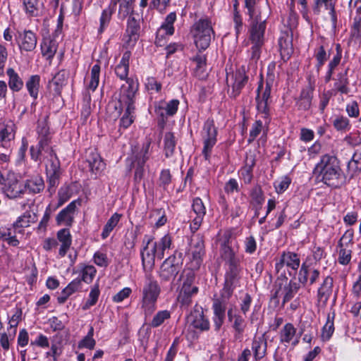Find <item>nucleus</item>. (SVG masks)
Here are the masks:
<instances>
[{
  "instance_id": "f257e3e1",
  "label": "nucleus",
  "mask_w": 361,
  "mask_h": 361,
  "mask_svg": "<svg viewBox=\"0 0 361 361\" xmlns=\"http://www.w3.org/2000/svg\"><path fill=\"white\" fill-rule=\"evenodd\" d=\"M245 7L250 17L249 42L250 60L257 63L259 59L262 47L264 44V35L267 21L271 13L269 6H257L256 0H245Z\"/></svg>"
},
{
  "instance_id": "f03ea898",
  "label": "nucleus",
  "mask_w": 361,
  "mask_h": 361,
  "mask_svg": "<svg viewBox=\"0 0 361 361\" xmlns=\"http://www.w3.org/2000/svg\"><path fill=\"white\" fill-rule=\"evenodd\" d=\"M316 169L322 176V181L328 186L338 188L343 183L339 161L335 156L325 154L317 164Z\"/></svg>"
},
{
  "instance_id": "7ed1b4c3",
  "label": "nucleus",
  "mask_w": 361,
  "mask_h": 361,
  "mask_svg": "<svg viewBox=\"0 0 361 361\" xmlns=\"http://www.w3.org/2000/svg\"><path fill=\"white\" fill-rule=\"evenodd\" d=\"M161 293L158 281L151 274L145 275L141 290V309L145 318L150 317L157 309V301Z\"/></svg>"
},
{
  "instance_id": "20e7f679",
  "label": "nucleus",
  "mask_w": 361,
  "mask_h": 361,
  "mask_svg": "<svg viewBox=\"0 0 361 361\" xmlns=\"http://www.w3.org/2000/svg\"><path fill=\"white\" fill-rule=\"evenodd\" d=\"M192 32L196 47L205 50L210 44L212 35L214 34L211 20L203 18L196 21L192 27Z\"/></svg>"
},
{
  "instance_id": "39448f33",
  "label": "nucleus",
  "mask_w": 361,
  "mask_h": 361,
  "mask_svg": "<svg viewBox=\"0 0 361 361\" xmlns=\"http://www.w3.org/2000/svg\"><path fill=\"white\" fill-rule=\"evenodd\" d=\"M183 261L181 252H175L173 255L166 258L160 267L161 281L166 282L173 281L182 269Z\"/></svg>"
},
{
  "instance_id": "423d86ee",
  "label": "nucleus",
  "mask_w": 361,
  "mask_h": 361,
  "mask_svg": "<svg viewBox=\"0 0 361 361\" xmlns=\"http://www.w3.org/2000/svg\"><path fill=\"white\" fill-rule=\"evenodd\" d=\"M205 246L203 237L200 234L194 235L191 238L188 256L189 266L191 269L198 270L203 263L205 256Z\"/></svg>"
},
{
  "instance_id": "0eeeda50",
  "label": "nucleus",
  "mask_w": 361,
  "mask_h": 361,
  "mask_svg": "<svg viewBox=\"0 0 361 361\" xmlns=\"http://www.w3.org/2000/svg\"><path fill=\"white\" fill-rule=\"evenodd\" d=\"M201 136L203 141L202 154L206 160H209L212 154V148L217 142V128L215 127L214 121L209 118L204 122Z\"/></svg>"
},
{
  "instance_id": "6e6552de",
  "label": "nucleus",
  "mask_w": 361,
  "mask_h": 361,
  "mask_svg": "<svg viewBox=\"0 0 361 361\" xmlns=\"http://www.w3.org/2000/svg\"><path fill=\"white\" fill-rule=\"evenodd\" d=\"M139 83L137 80L128 78L120 90L119 103L121 106H128V111L131 107H135V95L138 91Z\"/></svg>"
},
{
  "instance_id": "1a4fd4ad",
  "label": "nucleus",
  "mask_w": 361,
  "mask_h": 361,
  "mask_svg": "<svg viewBox=\"0 0 361 361\" xmlns=\"http://www.w3.org/2000/svg\"><path fill=\"white\" fill-rule=\"evenodd\" d=\"M2 186L4 193L10 199L19 197L25 192L23 185L17 179L14 173L8 174Z\"/></svg>"
},
{
  "instance_id": "9d476101",
  "label": "nucleus",
  "mask_w": 361,
  "mask_h": 361,
  "mask_svg": "<svg viewBox=\"0 0 361 361\" xmlns=\"http://www.w3.org/2000/svg\"><path fill=\"white\" fill-rule=\"evenodd\" d=\"M271 84L267 82L266 87L263 89L262 83L260 82L257 90V108L259 113L264 114V118L269 115V100L270 99Z\"/></svg>"
},
{
  "instance_id": "9b49d317",
  "label": "nucleus",
  "mask_w": 361,
  "mask_h": 361,
  "mask_svg": "<svg viewBox=\"0 0 361 361\" xmlns=\"http://www.w3.org/2000/svg\"><path fill=\"white\" fill-rule=\"evenodd\" d=\"M300 265V259L298 254L292 252H283L279 262L276 264V269L279 271L283 266H286L288 269H291V271L288 270L289 275L295 276Z\"/></svg>"
},
{
  "instance_id": "f8f14e48",
  "label": "nucleus",
  "mask_w": 361,
  "mask_h": 361,
  "mask_svg": "<svg viewBox=\"0 0 361 361\" xmlns=\"http://www.w3.org/2000/svg\"><path fill=\"white\" fill-rule=\"evenodd\" d=\"M227 300L216 298L212 305L213 310V326L215 331L218 332L221 329L226 318Z\"/></svg>"
},
{
  "instance_id": "ddd939ff",
  "label": "nucleus",
  "mask_w": 361,
  "mask_h": 361,
  "mask_svg": "<svg viewBox=\"0 0 361 361\" xmlns=\"http://www.w3.org/2000/svg\"><path fill=\"white\" fill-rule=\"evenodd\" d=\"M233 82L231 86V90H228V94L231 97L236 98L241 92L248 81V76L246 75L245 68L241 66L238 68L232 75Z\"/></svg>"
},
{
  "instance_id": "4468645a",
  "label": "nucleus",
  "mask_w": 361,
  "mask_h": 361,
  "mask_svg": "<svg viewBox=\"0 0 361 361\" xmlns=\"http://www.w3.org/2000/svg\"><path fill=\"white\" fill-rule=\"evenodd\" d=\"M240 269H227L225 274L224 286L221 290L220 299L227 300L232 295Z\"/></svg>"
},
{
  "instance_id": "2eb2a0df",
  "label": "nucleus",
  "mask_w": 361,
  "mask_h": 361,
  "mask_svg": "<svg viewBox=\"0 0 361 361\" xmlns=\"http://www.w3.org/2000/svg\"><path fill=\"white\" fill-rule=\"evenodd\" d=\"M320 275V271L304 262L301 264L298 272V281L303 286H312L317 282Z\"/></svg>"
},
{
  "instance_id": "dca6fc26",
  "label": "nucleus",
  "mask_w": 361,
  "mask_h": 361,
  "mask_svg": "<svg viewBox=\"0 0 361 361\" xmlns=\"http://www.w3.org/2000/svg\"><path fill=\"white\" fill-rule=\"evenodd\" d=\"M69 72L62 69L56 73L48 83V88L50 93L54 97L60 96L63 87L66 85Z\"/></svg>"
},
{
  "instance_id": "f3484780",
  "label": "nucleus",
  "mask_w": 361,
  "mask_h": 361,
  "mask_svg": "<svg viewBox=\"0 0 361 361\" xmlns=\"http://www.w3.org/2000/svg\"><path fill=\"white\" fill-rule=\"evenodd\" d=\"M153 237L152 235H145L143 239V243H145L143 249L141 250L142 263L144 269H151L154 265L155 257L157 252H154L153 245L149 250V245L152 242Z\"/></svg>"
},
{
  "instance_id": "a211bd4d",
  "label": "nucleus",
  "mask_w": 361,
  "mask_h": 361,
  "mask_svg": "<svg viewBox=\"0 0 361 361\" xmlns=\"http://www.w3.org/2000/svg\"><path fill=\"white\" fill-rule=\"evenodd\" d=\"M334 288V279L330 276H326L317 290V302L323 307H325L329 300Z\"/></svg>"
},
{
  "instance_id": "6ab92c4d",
  "label": "nucleus",
  "mask_w": 361,
  "mask_h": 361,
  "mask_svg": "<svg viewBox=\"0 0 361 361\" xmlns=\"http://www.w3.org/2000/svg\"><path fill=\"white\" fill-rule=\"evenodd\" d=\"M192 209L196 216L190 224V229L192 232H195L199 229L202 223L204 216L206 214V207L201 198L195 197L192 201Z\"/></svg>"
},
{
  "instance_id": "aec40b11",
  "label": "nucleus",
  "mask_w": 361,
  "mask_h": 361,
  "mask_svg": "<svg viewBox=\"0 0 361 361\" xmlns=\"http://www.w3.org/2000/svg\"><path fill=\"white\" fill-rule=\"evenodd\" d=\"M235 236L231 231H226L224 233L220 239V256L222 259L236 255V252L232 247Z\"/></svg>"
},
{
  "instance_id": "412c9836",
  "label": "nucleus",
  "mask_w": 361,
  "mask_h": 361,
  "mask_svg": "<svg viewBox=\"0 0 361 361\" xmlns=\"http://www.w3.org/2000/svg\"><path fill=\"white\" fill-rule=\"evenodd\" d=\"M20 42L19 48L21 51H32L37 46V37L35 32L31 30H24L19 33Z\"/></svg>"
},
{
  "instance_id": "4be33fe9",
  "label": "nucleus",
  "mask_w": 361,
  "mask_h": 361,
  "mask_svg": "<svg viewBox=\"0 0 361 361\" xmlns=\"http://www.w3.org/2000/svg\"><path fill=\"white\" fill-rule=\"evenodd\" d=\"M322 6H324L326 10L329 11L332 26L334 28H336L337 25V16L335 9V2L334 0H316L312 7V11L315 15L320 13Z\"/></svg>"
},
{
  "instance_id": "5701e85b",
  "label": "nucleus",
  "mask_w": 361,
  "mask_h": 361,
  "mask_svg": "<svg viewBox=\"0 0 361 361\" xmlns=\"http://www.w3.org/2000/svg\"><path fill=\"white\" fill-rule=\"evenodd\" d=\"M314 87L310 85L301 90L296 100V106L300 111H307L310 109L313 98Z\"/></svg>"
},
{
  "instance_id": "b1692460",
  "label": "nucleus",
  "mask_w": 361,
  "mask_h": 361,
  "mask_svg": "<svg viewBox=\"0 0 361 361\" xmlns=\"http://www.w3.org/2000/svg\"><path fill=\"white\" fill-rule=\"evenodd\" d=\"M179 101L172 99L169 102H160L158 106H155V112L159 116H173L178 111Z\"/></svg>"
},
{
  "instance_id": "393cba45",
  "label": "nucleus",
  "mask_w": 361,
  "mask_h": 361,
  "mask_svg": "<svg viewBox=\"0 0 361 361\" xmlns=\"http://www.w3.org/2000/svg\"><path fill=\"white\" fill-rule=\"evenodd\" d=\"M140 31V25L139 21L133 16H130L128 21L126 32L128 35V39L127 43L130 45L134 44L139 38Z\"/></svg>"
},
{
  "instance_id": "a878e982",
  "label": "nucleus",
  "mask_w": 361,
  "mask_h": 361,
  "mask_svg": "<svg viewBox=\"0 0 361 361\" xmlns=\"http://www.w3.org/2000/svg\"><path fill=\"white\" fill-rule=\"evenodd\" d=\"M75 209V202L73 201L58 214L56 218L57 224H61L64 222L66 226H71L73 222V214Z\"/></svg>"
},
{
  "instance_id": "bb28decb",
  "label": "nucleus",
  "mask_w": 361,
  "mask_h": 361,
  "mask_svg": "<svg viewBox=\"0 0 361 361\" xmlns=\"http://www.w3.org/2000/svg\"><path fill=\"white\" fill-rule=\"evenodd\" d=\"M267 342L264 336L255 337L252 343L255 361L262 359L267 354Z\"/></svg>"
},
{
  "instance_id": "cd10ccee",
  "label": "nucleus",
  "mask_w": 361,
  "mask_h": 361,
  "mask_svg": "<svg viewBox=\"0 0 361 361\" xmlns=\"http://www.w3.org/2000/svg\"><path fill=\"white\" fill-rule=\"evenodd\" d=\"M57 238L61 243L59 254L61 257H64L69 250L72 239L70 231L68 228H63L58 231Z\"/></svg>"
},
{
  "instance_id": "c85d7f7f",
  "label": "nucleus",
  "mask_w": 361,
  "mask_h": 361,
  "mask_svg": "<svg viewBox=\"0 0 361 361\" xmlns=\"http://www.w3.org/2000/svg\"><path fill=\"white\" fill-rule=\"evenodd\" d=\"M58 48V43L54 39L51 37L44 38L41 43V50L43 56L46 57L47 59H51Z\"/></svg>"
},
{
  "instance_id": "c756f323",
  "label": "nucleus",
  "mask_w": 361,
  "mask_h": 361,
  "mask_svg": "<svg viewBox=\"0 0 361 361\" xmlns=\"http://www.w3.org/2000/svg\"><path fill=\"white\" fill-rule=\"evenodd\" d=\"M197 293V286L183 285L178 296V300L182 305L188 306L192 302V298Z\"/></svg>"
},
{
  "instance_id": "7c9ffc66",
  "label": "nucleus",
  "mask_w": 361,
  "mask_h": 361,
  "mask_svg": "<svg viewBox=\"0 0 361 361\" xmlns=\"http://www.w3.org/2000/svg\"><path fill=\"white\" fill-rule=\"evenodd\" d=\"M190 318L191 324L195 329L202 331L209 329V321L204 317L203 312L196 311L191 314Z\"/></svg>"
},
{
  "instance_id": "2f4dec72",
  "label": "nucleus",
  "mask_w": 361,
  "mask_h": 361,
  "mask_svg": "<svg viewBox=\"0 0 361 361\" xmlns=\"http://www.w3.org/2000/svg\"><path fill=\"white\" fill-rule=\"evenodd\" d=\"M25 190H27L30 192L36 194L39 193L44 189V182L39 176H35L27 179L23 185Z\"/></svg>"
},
{
  "instance_id": "473e14b6",
  "label": "nucleus",
  "mask_w": 361,
  "mask_h": 361,
  "mask_svg": "<svg viewBox=\"0 0 361 361\" xmlns=\"http://www.w3.org/2000/svg\"><path fill=\"white\" fill-rule=\"evenodd\" d=\"M279 47L282 57L288 58L293 52L292 37L288 33H282L279 39Z\"/></svg>"
},
{
  "instance_id": "72a5a7b5",
  "label": "nucleus",
  "mask_w": 361,
  "mask_h": 361,
  "mask_svg": "<svg viewBox=\"0 0 361 361\" xmlns=\"http://www.w3.org/2000/svg\"><path fill=\"white\" fill-rule=\"evenodd\" d=\"M90 171L95 174L101 172L105 167V164L100 155L96 152H92L87 159Z\"/></svg>"
},
{
  "instance_id": "f704fd0d",
  "label": "nucleus",
  "mask_w": 361,
  "mask_h": 361,
  "mask_svg": "<svg viewBox=\"0 0 361 361\" xmlns=\"http://www.w3.org/2000/svg\"><path fill=\"white\" fill-rule=\"evenodd\" d=\"M192 61L195 63L194 68L195 75L199 79H204L207 75L206 73V56L197 54L192 58Z\"/></svg>"
},
{
  "instance_id": "c9c22d12",
  "label": "nucleus",
  "mask_w": 361,
  "mask_h": 361,
  "mask_svg": "<svg viewBox=\"0 0 361 361\" xmlns=\"http://www.w3.org/2000/svg\"><path fill=\"white\" fill-rule=\"evenodd\" d=\"M35 216H33L30 213L25 212L23 215L18 217L17 221L13 224L11 227L14 230V233H22L24 228L28 227L30 222L35 221Z\"/></svg>"
},
{
  "instance_id": "e433bc0d",
  "label": "nucleus",
  "mask_w": 361,
  "mask_h": 361,
  "mask_svg": "<svg viewBox=\"0 0 361 361\" xmlns=\"http://www.w3.org/2000/svg\"><path fill=\"white\" fill-rule=\"evenodd\" d=\"M154 252H157V257L161 259L164 257V251L169 249L171 245V238L165 235L159 242L153 243Z\"/></svg>"
},
{
  "instance_id": "4c0bfd02",
  "label": "nucleus",
  "mask_w": 361,
  "mask_h": 361,
  "mask_svg": "<svg viewBox=\"0 0 361 361\" xmlns=\"http://www.w3.org/2000/svg\"><path fill=\"white\" fill-rule=\"evenodd\" d=\"M348 71V69H346L343 73H339L334 83L335 89L341 94H348L350 92Z\"/></svg>"
},
{
  "instance_id": "58836bf2",
  "label": "nucleus",
  "mask_w": 361,
  "mask_h": 361,
  "mask_svg": "<svg viewBox=\"0 0 361 361\" xmlns=\"http://www.w3.org/2000/svg\"><path fill=\"white\" fill-rule=\"evenodd\" d=\"M300 284L290 280L283 288V305L292 300L300 289Z\"/></svg>"
},
{
  "instance_id": "ea45409f",
  "label": "nucleus",
  "mask_w": 361,
  "mask_h": 361,
  "mask_svg": "<svg viewBox=\"0 0 361 361\" xmlns=\"http://www.w3.org/2000/svg\"><path fill=\"white\" fill-rule=\"evenodd\" d=\"M6 73L8 76V86L10 89L14 92L20 91L23 87V80L12 68H8Z\"/></svg>"
},
{
  "instance_id": "a19ab883",
  "label": "nucleus",
  "mask_w": 361,
  "mask_h": 361,
  "mask_svg": "<svg viewBox=\"0 0 361 361\" xmlns=\"http://www.w3.org/2000/svg\"><path fill=\"white\" fill-rule=\"evenodd\" d=\"M296 331L293 324H286L279 333L280 342L281 343H289L291 342L296 334Z\"/></svg>"
},
{
  "instance_id": "79ce46f5",
  "label": "nucleus",
  "mask_w": 361,
  "mask_h": 361,
  "mask_svg": "<svg viewBox=\"0 0 361 361\" xmlns=\"http://www.w3.org/2000/svg\"><path fill=\"white\" fill-rule=\"evenodd\" d=\"M348 170L353 177L361 171V149H357L348 164Z\"/></svg>"
},
{
  "instance_id": "37998d69",
  "label": "nucleus",
  "mask_w": 361,
  "mask_h": 361,
  "mask_svg": "<svg viewBox=\"0 0 361 361\" xmlns=\"http://www.w3.org/2000/svg\"><path fill=\"white\" fill-rule=\"evenodd\" d=\"M40 77L38 75H31L25 83L29 94L35 100L38 97Z\"/></svg>"
},
{
  "instance_id": "c03bdc74",
  "label": "nucleus",
  "mask_w": 361,
  "mask_h": 361,
  "mask_svg": "<svg viewBox=\"0 0 361 361\" xmlns=\"http://www.w3.org/2000/svg\"><path fill=\"white\" fill-rule=\"evenodd\" d=\"M134 0H124L118 2V18L124 20L127 16H132L134 12L133 9Z\"/></svg>"
},
{
  "instance_id": "a18cd8bd",
  "label": "nucleus",
  "mask_w": 361,
  "mask_h": 361,
  "mask_svg": "<svg viewBox=\"0 0 361 361\" xmlns=\"http://www.w3.org/2000/svg\"><path fill=\"white\" fill-rule=\"evenodd\" d=\"M164 154L166 157H171L175 150L176 140L174 134L171 132H168L164 135Z\"/></svg>"
},
{
  "instance_id": "49530a36",
  "label": "nucleus",
  "mask_w": 361,
  "mask_h": 361,
  "mask_svg": "<svg viewBox=\"0 0 361 361\" xmlns=\"http://www.w3.org/2000/svg\"><path fill=\"white\" fill-rule=\"evenodd\" d=\"M334 310L332 312L331 314H329L327 315L326 322L322 328V338L323 341L329 340L334 332Z\"/></svg>"
},
{
  "instance_id": "de8ad7c7",
  "label": "nucleus",
  "mask_w": 361,
  "mask_h": 361,
  "mask_svg": "<svg viewBox=\"0 0 361 361\" xmlns=\"http://www.w3.org/2000/svg\"><path fill=\"white\" fill-rule=\"evenodd\" d=\"M121 218V214L118 213H114L110 219L107 221L106 224L104 225L101 236L103 239H106L111 233V232L114 230V228L117 226Z\"/></svg>"
},
{
  "instance_id": "09e8293b",
  "label": "nucleus",
  "mask_w": 361,
  "mask_h": 361,
  "mask_svg": "<svg viewBox=\"0 0 361 361\" xmlns=\"http://www.w3.org/2000/svg\"><path fill=\"white\" fill-rule=\"evenodd\" d=\"M170 311L167 310L159 311L154 314L149 325L152 328H157L160 326L166 320L170 319Z\"/></svg>"
},
{
  "instance_id": "8fccbe9b",
  "label": "nucleus",
  "mask_w": 361,
  "mask_h": 361,
  "mask_svg": "<svg viewBox=\"0 0 361 361\" xmlns=\"http://www.w3.org/2000/svg\"><path fill=\"white\" fill-rule=\"evenodd\" d=\"M25 13L28 17H36L39 12V0H23Z\"/></svg>"
},
{
  "instance_id": "3c124183",
  "label": "nucleus",
  "mask_w": 361,
  "mask_h": 361,
  "mask_svg": "<svg viewBox=\"0 0 361 361\" xmlns=\"http://www.w3.org/2000/svg\"><path fill=\"white\" fill-rule=\"evenodd\" d=\"M99 294H100V291L99 289V285L94 284L90 290V292L89 294V298L87 299L86 302L84 304L82 309L83 310H87L92 306L95 305L98 300Z\"/></svg>"
},
{
  "instance_id": "603ef678",
  "label": "nucleus",
  "mask_w": 361,
  "mask_h": 361,
  "mask_svg": "<svg viewBox=\"0 0 361 361\" xmlns=\"http://www.w3.org/2000/svg\"><path fill=\"white\" fill-rule=\"evenodd\" d=\"M100 66L94 64L91 69L90 81L87 85V89L94 92L98 87L99 82Z\"/></svg>"
},
{
  "instance_id": "864d4df0",
  "label": "nucleus",
  "mask_w": 361,
  "mask_h": 361,
  "mask_svg": "<svg viewBox=\"0 0 361 361\" xmlns=\"http://www.w3.org/2000/svg\"><path fill=\"white\" fill-rule=\"evenodd\" d=\"M245 327L246 323L245 319L239 314H234L233 328L235 331V338H239L242 336Z\"/></svg>"
},
{
  "instance_id": "5fc2aeb1",
  "label": "nucleus",
  "mask_w": 361,
  "mask_h": 361,
  "mask_svg": "<svg viewBox=\"0 0 361 361\" xmlns=\"http://www.w3.org/2000/svg\"><path fill=\"white\" fill-rule=\"evenodd\" d=\"M314 56L317 60L316 67L319 70L327 61L329 55L327 54L324 46L320 45L314 49Z\"/></svg>"
},
{
  "instance_id": "6e6d98bb",
  "label": "nucleus",
  "mask_w": 361,
  "mask_h": 361,
  "mask_svg": "<svg viewBox=\"0 0 361 361\" xmlns=\"http://www.w3.org/2000/svg\"><path fill=\"white\" fill-rule=\"evenodd\" d=\"M39 147L43 154V158H51L56 156V152L53 149V148L50 146V140L47 138H40L39 139Z\"/></svg>"
},
{
  "instance_id": "4d7b16f0",
  "label": "nucleus",
  "mask_w": 361,
  "mask_h": 361,
  "mask_svg": "<svg viewBox=\"0 0 361 361\" xmlns=\"http://www.w3.org/2000/svg\"><path fill=\"white\" fill-rule=\"evenodd\" d=\"M333 126L338 131L346 132L350 130L349 119L343 116H337L333 121Z\"/></svg>"
},
{
  "instance_id": "13d9d810",
  "label": "nucleus",
  "mask_w": 361,
  "mask_h": 361,
  "mask_svg": "<svg viewBox=\"0 0 361 361\" xmlns=\"http://www.w3.org/2000/svg\"><path fill=\"white\" fill-rule=\"evenodd\" d=\"M338 262L342 265H347L350 262L352 250L348 246L339 247Z\"/></svg>"
},
{
  "instance_id": "bf43d9fd",
  "label": "nucleus",
  "mask_w": 361,
  "mask_h": 361,
  "mask_svg": "<svg viewBox=\"0 0 361 361\" xmlns=\"http://www.w3.org/2000/svg\"><path fill=\"white\" fill-rule=\"evenodd\" d=\"M124 107L126 108L125 114L120 120V126L124 128H127L134 121L135 107H131L129 111H128V106Z\"/></svg>"
},
{
  "instance_id": "052dcab7",
  "label": "nucleus",
  "mask_w": 361,
  "mask_h": 361,
  "mask_svg": "<svg viewBox=\"0 0 361 361\" xmlns=\"http://www.w3.org/2000/svg\"><path fill=\"white\" fill-rule=\"evenodd\" d=\"M49 165L47 166L46 171L47 174H53V175H60L61 174V167H60V161L56 156L49 158Z\"/></svg>"
},
{
  "instance_id": "680f3d73",
  "label": "nucleus",
  "mask_w": 361,
  "mask_h": 361,
  "mask_svg": "<svg viewBox=\"0 0 361 361\" xmlns=\"http://www.w3.org/2000/svg\"><path fill=\"white\" fill-rule=\"evenodd\" d=\"M97 271L94 267L92 265H87L84 267L82 270V278L81 281H84L87 283H90L93 280Z\"/></svg>"
},
{
  "instance_id": "e2e57ef3",
  "label": "nucleus",
  "mask_w": 361,
  "mask_h": 361,
  "mask_svg": "<svg viewBox=\"0 0 361 361\" xmlns=\"http://www.w3.org/2000/svg\"><path fill=\"white\" fill-rule=\"evenodd\" d=\"M290 183L291 179L290 177L287 176H283L280 180L274 183L276 192L279 194L283 193L288 189Z\"/></svg>"
},
{
  "instance_id": "0e129e2a",
  "label": "nucleus",
  "mask_w": 361,
  "mask_h": 361,
  "mask_svg": "<svg viewBox=\"0 0 361 361\" xmlns=\"http://www.w3.org/2000/svg\"><path fill=\"white\" fill-rule=\"evenodd\" d=\"M149 159L148 156H145V158H139L137 162V167L135 171L134 178L136 182H140L144 176V165Z\"/></svg>"
},
{
  "instance_id": "69168bd1",
  "label": "nucleus",
  "mask_w": 361,
  "mask_h": 361,
  "mask_svg": "<svg viewBox=\"0 0 361 361\" xmlns=\"http://www.w3.org/2000/svg\"><path fill=\"white\" fill-rule=\"evenodd\" d=\"M252 201L257 204H262L264 202L263 192L259 185H255L250 192Z\"/></svg>"
},
{
  "instance_id": "338daca9",
  "label": "nucleus",
  "mask_w": 361,
  "mask_h": 361,
  "mask_svg": "<svg viewBox=\"0 0 361 361\" xmlns=\"http://www.w3.org/2000/svg\"><path fill=\"white\" fill-rule=\"evenodd\" d=\"M245 252L247 254L252 255L257 250V243L255 238L250 235L245 238L244 241Z\"/></svg>"
},
{
  "instance_id": "774afa93",
  "label": "nucleus",
  "mask_w": 361,
  "mask_h": 361,
  "mask_svg": "<svg viewBox=\"0 0 361 361\" xmlns=\"http://www.w3.org/2000/svg\"><path fill=\"white\" fill-rule=\"evenodd\" d=\"M262 128V122L261 121H256L252 126L250 131L248 142L250 143L259 135Z\"/></svg>"
}]
</instances>
